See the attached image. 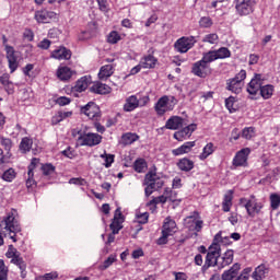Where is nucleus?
Returning <instances> with one entry per match:
<instances>
[{
    "label": "nucleus",
    "instance_id": "f257e3e1",
    "mask_svg": "<svg viewBox=\"0 0 280 280\" xmlns=\"http://www.w3.org/2000/svg\"><path fill=\"white\" fill-rule=\"evenodd\" d=\"M7 233H9L13 242H16V233H21V225L14 218V214H9L0 222V246L5 244L3 238L8 235Z\"/></svg>",
    "mask_w": 280,
    "mask_h": 280
},
{
    "label": "nucleus",
    "instance_id": "f03ea898",
    "mask_svg": "<svg viewBox=\"0 0 280 280\" xmlns=\"http://www.w3.org/2000/svg\"><path fill=\"white\" fill-rule=\"evenodd\" d=\"M220 255H222L220 244L212 243L208 248L205 264L201 267L202 275H205L210 268H215V266L220 268Z\"/></svg>",
    "mask_w": 280,
    "mask_h": 280
},
{
    "label": "nucleus",
    "instance_id": "7ed1b4c3",
    "mask_svg": "<svg viewBox=\"0 0 280 280\" xmlns=\"http://www.w3.org/2000/svg\"><path fill=\"white\" fill-rule=\"evenodd\" d=\"M72 136L78 137V143L80 145H86L88 148H95V145H100L104 139V137H102L100 133L85 132L79 129H73Z\"/></svg>",
    "mask_w": 280,
    "mask_h": 280
},
{
    "label": "nucleus",
    "instance_id": "20e7f679",
    "mask_svg": "<svg viewBox=\"0 0 280 280\" xmlns=\"http://www.w3.org/2000/svg\"><path fill=\"white\" fill-rule=\"evenodd\" d=\"M240 205H243L246 213L249 218L261 215L264 209V202L259 201L255 195H250L249 198L243 197L240 199Z\"/></svg>",
    "mask_w": 280,
    "mask_h": 280
},
{
    "label": "nucleus",
    "instance_id": "39448f33",
    "mask_svg": "<svg viewBox=\"0 0 280 280\" xmlns=\"http://www.w3.org/2000/svg\"><path fill=\"white\" fill-rule=\"evenodd\" d=\"M144 195L147 198H150L154 194V191H159V189H162L163 185H165V180L161 178L156 173L149 172L144 176Z\"/></svg>",
    "mask_w": 280,
    "mask_h": 280
},
{
    "label": "nucleus",
    "instance_id": "423d86ee",
    "mask_svg": "<svg viewBox=\"0 0 280 280\" xmlns=\"http://www.w3.org/2000/svg\"><path fill=\"white\" fill-rule=\"evenodd\" d=\"M5 257L11 259V264L18 266V268L21 270V278L25 279V277H27V264H25V260H23V257H21V252H19L14 245H9Z\"/></svg>",
    "mask_w": 280,
    "mask_h": 280
},
{
    "label": "nucleus",
    "instance_id": "0eeeda50",
    "mask_svg": "<svg viewBox=\"0 0 280 280\" xmlns=\"http://www.w3.org/2000/svg\"><path fill=\"white\" fill-rule=\"evenodd\" d=\"M211 59L207 56V52L202 54V58L192 63L191 73L197 78H207L211 75Z\"/></svg>",
    "mask_w": 280,
    "mask_h": 280
},
{
    "label": "nucleus",
    "instance_id": "6e6552de",
    "mask_svg": "<svg viewBox=\"0 0 280 280\" xmlns=\"http://www.w3.org/2000/svg\"><path fill=\"white\" fill-rule=\"evenodd\" d=\"M176 104H178V100H176L174 96H167L164 95L158 100V102L154 105V110L159 117H163L165 113H170L171 110H174Z\"/></svg>",
    "mask_w": 280,
    "mask_h": 280
},
{
    "label": "nucleus",
    "instance_id": "1a4fd4ad",
    "mask_svg": "<svg viewBox=\"0 0 280 280\" xmlns=\"http://www.w3.org/2000/svg\"><path fill=\"white\" fill-rule=\"evenodd\" d=\"M184 224L188 231L192 233H200L202 231V226H205V221H202L200 212L194 211L190 215L184 219Z\"/></svg>",
    "mask_w": 280,
    "mask_h": 280
},
{
    "label": "nucleus",
    "instance_id": "9d476101",
    "mask_svg": "<svg viewBox=\"0 0 280 280\" xmlns=\"http://www.w3.org/2000/svg\"><path fill=\"white\" fill-rule=\"evenodd\" d=\"M233 4L238 16H248L255 12L257 0H234Z\"/></svg>",
    "mask_w": 280,
    "mask_h": 280
},
{
    "label": "nucleus",
    "instance_id": "9b49d317",
    "mask_svg": "<svg viewBox=\"0 0 280 280\" xmlns=\"http://www.w3.org/2000/svg\"><path fill=\"white\" fill-rule=\"evenodd\" d=\"M176 221H174L172 217L165 218L162 226V236L158 240V244L160 246L167 244V237H170V235H174V233H176Z\"/></svg>",
    "mask_w": 280,
    "mask_h": 280
},
{
    "label": "nucleus",
    "instance_id": "f8f14e48",
    "mask_svg": "<svg viewBox=\"0 0 280 280\" xmlns=\"http://www.w3.org/2000/svg\"><path fill=\"white\" fill-rule=\"evenodd\" d=\"M246 80V70H241L234 78L226 81V91L240 95L242 93V82Z\"/></svg>",
    "mask_w": 280,
    "mask_h": 280
},
{
    "label": "nucleus",
    "instance_id": "ddd939ff",
    "mask_svg": "<svg viewBox=\"0 0 280 280\" xmlns=\"http://www.w3.org/2000/svg\"><path fill=\"white\" fill-rule=\"evenodd\" d=\"M196 43L195 36H183L174 43V49L177 50L178 54H187L189 49H194Z\"/></svg>",
    "mask_w": 280,
    "mask_h": 280
},
{
    "label": "nucleus",
    "instance_id": "4468645a",
    "mask_svg": "<svg viewBox=\"0 0 280 280\" xmlns=\"http://www.w3.org/2000/svg\"><path fill=\"white\" fill-rule=\"evenodd\" d=\"M81 113L93 121H100V119H102V110L94 102H89L85 106H83L81 108Z\"/></svg>",
    "mask_w": 280,
    "mask_h": 280
},
{
    "label": "nucleus",
    "instance_id": "2eb2a0df",
    "mask_svg": "<svg viewBox=\"0 0 280 280\" xmlns=\"http://www.w3.org/2000/svg\"><path fill=\"white\" fill-rule=\"evenodd\" d=\"M248 156H250V149H241L233 158L232 165L234 167H248Z\"/></svg>",
    "mask_w": 280,
    "mask_h": 280
},
{
    "label": "nucleus",
    "instance_id": "dca6fc26",
    "mask_svg": "<svg viewBox=\"0 0 280 280\" xmlns=\"http://www.w3.org/2000/svg\"><path fill=\"white\" fill-rule=\"evenodd\" d=\"M93 84V78L91 75H83L77 80L74 86H72V93L78 97V93H84L89 86Z\"/></svg>",
    "mask_w": 280,
    "mask_h": 280
},
{
    "label": "nucleus",
    "instance_id": "f3484780",
    "mask_svg": "<svg viewBox=\"0 0 280 280\" xmlns=\"http://www.w3.org/2000/svg\"><path fill=\"white\" fill-rule=\"evenodd\" d=\"M34 19L37 23H51V21L58 19V14L54 11L42 9L35 12Z\"/></svg>",
    "mask_w": 280,
    "mask_h": 280
},
{
    "label": "nucleus",
    "instance_id": "a211bd4d",
    "mask_svg": "<svg viewBox=\"0 0 280 280\" xmlns=\"http://www.w3.org/2000/svg\"><path fill=\"white\" fill-rule=\"evenodd\" d=\"M4 51L7 54L10 73H14V71L19 69V57H16V50H14L13 46L5 45Z\"/></svg>",
    "mask_w": 280,
    "mask_h": 280
},
{
    "label": "nucleus",
    "instance_id": "6ab92c4d",
    "mask_svg": "<svg viewBox=\"0 0 280 280\" xmlns=\"http://www.w3.org/2000/svg\"><path fill=\"white\" fill-rule=\"evenodd\" d=\"M206 55L210 61L215 62V60H226V58H231V50L228 47H220L219 49L207 51Z\"/></svg>",
    "mask_w": 280,
    "mask_h": 280
},
{
    "label": "nucleus",
    "instance_id": "aec40b11",
    "mask_svg": "<svg viewBox=\"0 0 280 280\" xmlns=\"http://www.w3.org/2000/svg\"><path fill=\"white\" fill-rule=\"evenodd\" d=\"M125 220L126 218L124 217V213H121V208H117L115 210L112 223L109 224L110 231H113L114 233H119L121 229H124Z\"/></svg>",
    "mask_w": 280,
    "mask_h": 280
},
{
    "label": "nucleus",
    "instance_id": "412c9836",
    "mask_svg": "<svg viewBox=\"0 0 280 280\" xmlns=\"http://www.w3.org/2000/svg\"><path fill=\"white\" fill-rule=\"evenodd\" d=\"M198 130V125L196 124H190L180 130L176 131L173 137L176 139V141H185V139H189L194 132Z\"/></svg>",
    "mask_w": 280,
    "mask_h": 280
},
{
    "label": "nucleus",
    "instance_id": "4be33fe9",
    "mask_svg": "<svg viewBox=\"0 0 280 280\" xmlns=\"http://www.w3.org/2000/svg\"><path fill=\"white\" fill-rule=\"evenodd\" d=\"M40 163L39 159L33 158L31 164L28 165L26 187L27 189H34L36 187V179H34V170H36V165Z\"/></svg>",
    "mask_w": 280,
    "mask_h": 280
},
{
    "label": "nucleus",
    "instance_id": "5701e85b",
    "mask_svg": "<svg viewBox=\"0 0 280 280\" xmlns=\"http://www.w3.org/2000/svg\"><path fill=\"white\" fill-rule=\"evenodd\" d=\"M71 49L59 46L57 49L52 50L50 54V58H54L55 60H71Z\"/></svg>",
    "mask_w": 280,
    "mask_h": 280
},
{
    "label": "nucleus",
    "instance_id": "b1692460",
    "mask_svg": "<svg viewBox=\"0 0 280 280\" xmlns=\"http://www.w3.org/2000/svg\"><path fill=\"white\" fill-rule=\"evenodd\" d=\"M262 84L261 74H255L247 85V93H249V95H257L258 91H261Z\"/></svg>",
    "mask_w": 280,
    "mask_h": 280
},
{
    "label": "nucleus",
    "instance_id": "393cba45",
    "mask_svg": "<svg viewBox=\"0 0 280 280\" xmlns=\"http://www.w3.org/2000/svg\"><path fill=\"white\" fill-rule=\"evenodd\" d=\"M185 126V119L180 116H171L166 122L164 128L166 130H180Z\"/></svg>",
    "mask_w": 280,
    "mask_h": 280
},
{
    "label": "nucleus",
    "instance_id": "a878e982",
    "mask_svg": "<svg viewBox=\"0 0 280 280\" xmlns=\"http://www.w3.org/2000/svg\"><path fill=\"white\" fill-rule=\"evenodd\" d=\"M196 148V141H188L178 147L177 149L172 150L173 156H183V154H189L191 150Z\"/></svg>",
    "mask_w": 280,
    "mask_h": 280
},
{
    "label": "nucleus",
    "instance_id": "bb28decb",
    "mask_svg": "<svg viewBox=\"0 0 280 280\" xmlns=\"http://www.w3.org/2000/svg\"><path fill=\"white\" fill-rule=\"evenodd\" d=\"M90 91L96 95H108L112 89L107 84L97 81L90 88Z\"/></svg>",
    "mask_w": 280,
    "mask_h": 280
},
{
    "label": "nucleus",
    "instance_id": "cd10ccee",
    "mask_svg": "<svg viewBox=\"0 0 280 280\" xmlns=\"http://www.w3.org/2000/svg\"><path fill=\"white\" fill-rule=\"evenodd\" d=\"M115 67H117L115 63L102 66L98 72V80H108L115 73Z\"/></svg>",
    "mask_w": 280,
    "mask_h": 280
},
{
    "label": "nucleus",
    "instance_id": "c85d7f7f",
    "mask_svg": "<svg viewBox=\"0 0 280 280\" xmlns=\"http://www.w3.org/2000/svg\"><path fill=\"white\" fill-rule=\"evenodd\" d=\"M57 78L61 82H69V79L73 78V70L67 66H61L57 69Z\"/></svg>",
    "mask_w": 280,
    "mask_h": 280
},
{
    "label": "nucleus",
    "instance_id": "c756f323",
    "mask_svg": "<svg viewBox=\"0 0 280 280\" xmlns=\"http://www.w3.org/2000/svg\"><path fill=\"white\" fill-rule=\"evenodd\" d=\"M241 265L234 264L229 270L224 271L221 276L222 280H235L237 275H240Z\"/></svg>",
    "mask_w": 280,
    "mask_h": 280
},
{
    "label": "nucleus",
    "instance_id": "7c9ffc66",
    "mask_svg": "<svg viewBox=\"0 0 280 280\" xmlns=\"http://www.w3.org/2000/svg\"><path fill=\"white\" fill-rule=\"evenodd\" d=\"M137 108H139V98L137 95L127 97L124 104L125 113H132V110H137Z\"/></svg>",
    "mask_w": 280,
    "mask_h": 280
},
{
    "label": "nucleus",
    "instance_id": "2f4dec72",
    "mask_svg": "<svg viewBox=\"0 0 280 280\" xmlns=\"http://www.w3.org/2000/svg\"><path fill=\"white\" fill-rule=\"evenodd\" d=\"M235 256V252L233 249H228L222 257L219 259V268H226V266H231L233 264V258Z\"/></svg>",
    "mask_w": 280,
    "mask_h": 280
},
{
    "label": "nucleus",
    "instance_id": "473e14b6",
    "mask_svg": "<svg viewBox=\"0 0 280 280\" xmlns=\"http://www.w3.org/2000/svg\"><path fill=\"white\" fill-rule=\"evenodd\" d=\"M94 36H97V26L95 23H91L88 25L86 31L81 32L79 40H89L90 38H94Z\"/></svg>",
    "mask_w": 280,
    "mask_h": 280
},
{
    "label": "nucleus",
    "instance_id": "72a5a7b5",
    "mask_svg": "<svg viewBox=\"0 0 280 280\" xmlns=\"http://www.w3.org/2000/svg\"><path fill=\"white\" fill-rule=\"evenodd\" d=\"M158 62H159V59H156L152 55H148V56H144L143 58H141L140 67H142V69H154V67H156Z\"/></svg>",
    "mask_w": 280,
    "mask_h": 280
},
{
    "label": "nucleus",
    "instance_id": "f704fd0d",
    "mask_svg": "<svg viewBox=\"0 0 280 280\" xmlns=\"http://www.w3.org/2000/svg\"><path fill=\"white\" fill-rule=\"evenodd\" d=\"M176 166L180 172H191V170L195 167V164L194 161L189 160L188 158H183L178 160Z\"/></svg>",
    "mask_w": 280,
    "mask_h": 280
},
{
    "label": "nucleus",
    "instance_id": "c9c22d12",
    "mask_svg": "<svg viewBox=\"0 0 280 280\" xmlns=\"http://www.w3.org/2000/svg\"><path fill=\"white\" fill-rule=\"evenodd\" d=\"M215 150H218V147H215V144H213V142L207 143L203 147L202 152L199 154V160L207 161V159H209V156H211V154H213V152H215Z\"/></svg>",
    "mask_w": 280,
    "mask_h": 280
},
{
    "label": "nucleus",
    "instance_id": "e433bc0d",
    "mask_svg": "<svg viewBox=\"0 0 280 280\" xmlns=\"http://www.w3.org/2000/svg\"><path fill=\"white\" fill-rule=\"evenodd\" d=\"M232 207H233V190H229L223 197L222 211H224V213H229Z\"/></svg>",
    "mask_w": 280,
    "mask_h": 280
},
{
    "label": "nucleus",
    "instance_id": "4c0bfd02",
    "mask_svg": "<svg viewBox=\"0 0 280 280\" xmlns=\"http://www.w3.org/2000/svg\"><path fill=\"white\" fill-rule=\"evenodd\" d=\"M266 272H268V268H266V265H259L255 268L252 278L255 280H264L266 279Z\"/></svg>",
    "mask_w": 280,
    "mask_h": 280
},
{
    "label": "nucleus",
    "instance_id": "58836bf2",
    "mask_svg": "<svg viewBox=\"0 0 280 280\" xmlns=\"http://www.w3.org/2000/svg\"><path fill=\"white\" fill-rule=\"evenodd\" d=\"M73 115L72 112H58L55 116L51 117V124L52 126H58L60 121H65L67 117H71Z\"/></svg>",
    "mask_w": 280,
    "mask_h": 280
},
{
    "label": "nucleus",
    "instance_id": "ea45409f",
    "mask_svg": "<svg viewBox=\"0 0 280 280\" xmlns=\"http://www.w3.org/2000/svg\"><path fill=\"white\" fill-rule=\"evenodd\" d=\"M32 145H34V140L30 139L28 137H25L20 142V151L22 154H27L30 150H32Z\"/></svg>",
    "mask_w": 280,
    "mask_h": 280
},
{
    "label": "nucleus",
    "instance_id": "a19ab883",
    "mask_svg": "<svg viewBox=\"0 0 280 280\" xmlns=\"http://www.w3.org/2000/svg\"><path fill=\"white\" fill-rule=\"evenodd\" d=\"M121 141L124 145H132L135 141H139V135L132 133V132H127L121 136Z\"/></svg>",
    "mask_w": 280,
    "mask_h": 280
},
{
    "label": "nucleus",
    "instance_id": "79ce46f5",
    "mask_svg": "<svg viewBox=\"0 0 280 280\" xmlns=\"http://www.w3.org/2000/svg\"><path fill=\"white\" fill-rule=\"evenodd\" d=\"M275 93V86L267 84V85H261L260 88V95L262 100H270L272 97V94Z\"/></svg>",
    "mask_w": 280,
    "mask_h": 280
},
{
    "label": "nucleus",
    "instance_id": "37998d69",
    "mask_svg": "<svg viewBox=\"0 0 280 280\" xmlns=\"http://www.w3.org/2000/svg\"><path fill=\"white\" fill-rule=\"evenodd\" d=\"M167 200V197L163 194L162 196L153 197V200H150L147 203V207H153V209H156V205H165Z\"/></svg>",
    "mask_w": 280,
    "mask_h": 280
},
{
    "label": "nucleus",
    "instance_id": "c03bdc74",
    "mask_svg": "<svg viewBox=\"0 0 280 280\" xmlns=\"http://www.w3.org/2000/svg\"><path fill=\"white\" fill-rule=\"evenodd\" d=\"M1 178L5 180V183H12V180L16 178V171H14V168H8L3 172Z\"/></svg>",
    "mask_w": 280,
    "mask_h": 280
},
{
    "label": "nucleus",
    "instance_id": "a18cd8bd",
    "mask_svg": "<svg viewBox=\"0 0 280 280\" xmlns=\"http://www.w3.org/2000/svg\"><path fill=\"white\" fill-rule=\"evenodd\" d=\"M220 37L215 33H210L203 36L202 43H209V45H218Z\"/></svg>",
    "mask_w": 280,
    "mask_h": 280
},
{
    "label": "nucleus",
    "instance_id": "49530a36",
    "mask_svg": "<svg viewBox=\"0 0 280 280\" xmlns=\"http://www.w3.org/2000/svg\"><path fill=\"white\" fill-rule=\"evenodd\" d=\"M213 26V20L210 16H202L199 20V27L203 30H209Z\"/></svg>",
    "mask_w": 280,
    "mask_h": 280
},
{
    "label": "nucleus",
    "instance_id": "de8ad7c7",
    "mask_svg": "<svg viewBox=\"0 0 280 280\" xmlns=\"http://www.w3.org/2000/svg\"><path fill=\"white\" fill-rule=\"evenodd\" d=\"M115 261H117V256L109 255L108 258L104 260L103 265L100 266V270H108Z\"/></svg>",
    "mask_w": 280,
    "mask_h": 280
},
{
    "label": "nucleus",
    "instance_id": "09e8293b",
    "mask_svg": "<svg viewBox=\"0 0 280 280\" xmlns=\"http://www.w3.org/2000/svg\"><path fill=\"white\" fill-rule=\"evenodd\" d=\"M147 167H148V164L145 163V160H143V159L136 160L133 163V170H135V172H138V174H141L143 172V170Z\"/></svg>",
    "mask_w": 280,
    "mask_h": 280
},
{
    "label": "nucleus",
    "instance_id": "8fccbe9b",
    "mask_svg": "<svg viewBox=\"0 0 280 280\" xmlns=\"http://www.w3.org/2000/svg\"><path fill=\"white\" fill-rule=\"evenodd\" d=\"M119 40H121V35H119V33L117 31H112L107 36V42L110 45H117V43H119Z\"/></svg>",
    "mask_w": 280,
    "mask_h": 280
},
{
    "label": "nucleus",
    "instance_id": "3c124183",
    "mask_svg": "<svg viewBox=\"0 0 280 280\" xmlns=\"http://www.w3.org/2000/svg\"><path fill=\"white\" fill-rule=\"evenodd\" d=\"M10 272V269L8 266H5V261L3 259H0V280H8V273Z\"/></svg>",
    "mask_w": 280,
    "mask_h": 280
},
{
    "label": "nucleus",
    "instance_id": "603ef678",
    "mask_svg": "<svg viewBox=\"0 0 280 280\" xmlns=\"http://www.w3.org/2000/svg\"><path fill=\"white\" fill-rule=\"evenodd\" d=\"M270 207L273 211H277L280 207V196L277 194L270 195Z\"/></svg>",
    "mask_w": 280,
    "mask_h": 280
},
{
    "label": "nucleus",
    "instance_id": "864d4df0",
    "mask_svg": "<svg viewBox=\"0 0 280 280\" xmlns=\"http://www.w3.org/2000/svg\"><path fill=\"white\" fill-rule=\"evenodd\" d=\"M101 159H104L105 167H110L113 163H115V154H108L106 153V151L104 152V154H101Z\"/></svg>",
    "mask_w": 280,
    "mask_h": 280
},
{
    "label": "nucleus",
    "instance_id": "5fc2aeb1",
    "mask_svg": "<svg viewBox=\"0 0 280 280\" xmlns=\"http://www.w3.org/2000/svg\"><path fill=\"white\" fill-rule=\"evenodd\" d=\"M42 172L44 176H51L56 172V166L51 163L44 164L42 165Z\"/></svg>",
    "mask_w": 280,
    "mask_h": 280
},
{
    "label": "nucleus",
    "instance_id": "6e6d98bb",
    "mask_svg": "<svg viewBox=\"0 0 280 280\" xmlns=\"http://www.w3.org/2000/svg\"><path fill=\"white\" fill-rule=\"evenodd\" d=\"M242 137L243 139L250 140L253 137H255V127H245L242 130Z\"/></svg>",
    "mask_w": 280,
    "mask_h": 280
},
{
    "label": "nucleus",
    "instance_id": "4d7b16f0",
    "mask_svg": "<svg viewBox=\"0 0 280 280\" xmlns=\"http://www.w3.org/2000/svg\"><path fill=\"white\" fill-rule=\"evenodd\" d=\"M235 102V96H230L225 100V108H228L230 113H235L237 110L235 107H233Z\"/></svg>",
    "mask_w": 280,
    "mask_h": 280
},
{
    "label": "nucleus",
    "instance_id": "13d9d810",
    "mask_svg": "<svg viewBox=\"0 0 280 280\" xmlns=\"http://www.w3.org/2000/svg\"><path fill=\"white\" fill-rule=\"evenodd\" d=\"M0 144L8 152H10V150H12V139H10V138L0 137Z\"/></svg>",
    "mask_w": 280,
    "mask_h": 280
},
{
    "label": "nucleus",
    "instance_id": "bf43d9fd",
    "mask_svg": "<svg viewBox=\"0 0 280 280\" xmlns=\"http://www.w3.org/2000/svg\"><path fill=\"white\" fill-rule=\"evenodd\" d=\"M230 240L231 238L229 236L222 237V232H219V233L215 234L213 243H215V244H229Z\"/></svg>",
    "mask_w": 280,
    "mask_h": 280
},
{
    "label": "nucleus",
    "instance_id": "052dcab7",
    "mask_svg": "<svg viewBox=\"0 0 280 280\" xmlns=\"http://www.w3.org/2000/svg\"><path fill=\"white\" fill-rule=\"evenodd\" d=\"M163 195L166 197V199L171 200V202H175L176 201V194L174 192V190H172V188L166 187L164 189Z\"/></svg>",
    "mask_w": 280,
    "mask_h": 280
},
{
    "label": "nucleus",
    "instance_id": "680f3d73",
    "mask_svg": "<svg viewBox=\"0 0 280 280\" xmlns=\"http://www.w3.org/2000/svg\"><path fill=\"white\" fill-rule=\"evenodd\" d=\"M137 220L139 224H148V220H150V213L143 212V213L137 214Z\"/></svg>",
    "mask_w": 280,
    "mask_h": 280
},
{
    "label": "nucleus",
    "instance_id": "e2e57ef3",
    "mask_svg": "<svg viewBox=\"0 0 280 280\" xmlns=\"http://www.w3.org/2000/svg\"><path fill=\"white\" fill-rule=\"evenodd\" d=\"M61 154L66 156V159H75V151L68 147L66 150L61 151Z\"/></svg>",
    "mask_w": 280,
    "mask_h": 280
},
{
    "label": "nucleus",
    "instance_id": "0e129e2a",
    "mask_svg": "<svg viewBox=\"0 0 280 280\" xmlns=\"http://www.w3.org/2000/svg\"><path fill=\"white\" fill-rule=\"evenodd\" d=\"M56 103L59 106H68V104H71V98H69L67 96H60L57 98Z\"/></svg>",
    "mask_w": 280,
    "mask_h": 280
},
{
    "label": "nucleus",
    "instance_id": "69168bd1",
    "mask_svg": "<svg viewBox=\"0 0 280 280\" xmlns=\"http://www.w3.org/2000/svg\"><path fill=\"white\" fill-rule=\"evenodd\" d=\"M58 279V272L51 271L40 277V280H56Z\"/></svg>",
    "mask_w": 280,
    "mask_h": 280
},
{
    "label": "nucleus",
    "instance_id": "338daca9",
    "mask_svg": "<svg viewBox=\"0 0 280 280\" xmlns=\"http://www.w3.org/2000/svg\"><path fill=\"white\" fill-rule=\"evenodd\" d=\"M39 49H49L51 47V40L44 38L39 44L37 45Z\"/></svg>",
    "mask_w": 280,
    "mask_h": 280
},
{
    "label": "nucleus",
    "instance_id": "774afa93",
    "mask_svg": "<svg viewBox=\"0 0 280 280\" xmlns=\"http://www.w3.org/2000/svg\"><path fill=\"white\" fill-rule=\"evenodd\" d=\"M228 220H229L230 224H232V226H235L237 224V222H240L237 212H231Z\"/></svg>",
    "mask_w": 280,
    "mask_h": 280
}]
</instances>
